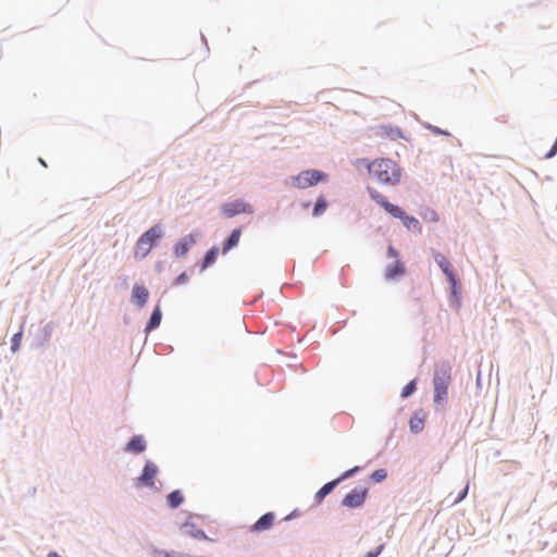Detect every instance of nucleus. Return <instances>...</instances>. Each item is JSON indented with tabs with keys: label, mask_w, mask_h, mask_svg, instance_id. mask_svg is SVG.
Returning <instances> with one entry per match:
<instances>
[{
	"label": "nucleus",
	"mask_w": 557,
	"mask_h": 557,
	"mask_svg": "<svg viewBox=\"0 0 557 557\" xmlns=\"http://www.w3.org/2000/svg\"><path fill=\"white\" fill-rule=\"evenodd\" d=\"M161 318H162L161 309H160V307H157L151 313L149 323L146 326V332H150V331L154 330L156 327H158L161 323Z\"/></svg>",
	"instance_id": "nucleus-20"
},
{
	"label": "nucleus",
	"mask_w": 557,
	"mask_h": 557,
	"mask_svg": "<svg viewBox=\"0 0 557 557\" xmlns=\"http://www.w3.org/2000/svg\"><path fill=\"white\" fill-rule=\"evenodd\" d=\"M557 152V146L554 144L552 149L546 153V158H552L556 154Z\"/></svg>",
	"instance_id": "nucleus-30"
},
{
	"label": "nucleus",
	"mask_w": 557,
	"mask_h": 557,
	"mask_svg": "<svg viewBox=\"0 0 557 557\" xmlns=\"http://www.w3.org/2000/svg\"><path fill=\"white\" fill-rule=\"evenodd\" d=\"M468 491H469V484H467L465 486V488L459 493V495L455 498L454 500V504H458L459 502H461L463 498H466L467 494H468Z\"/></svg>",
	"instance_id": "nucleus-27"
},
{
	"label": "nucleus",
	"mask_w": 557,
	"mask_h": 557,
	"mask_svg": "<svg viewBox=\"0 0 557 557\" xmlns=\"http://www.w3.org/2000/svg\"><path fill=\"white\" fill-rule=\"evenodd\" d=\"M416 391V380H411L401 391V397L406 398Z\"/></svg>",
	"instance_id": "nucleus-24"
},
{
	"label": "nucleus",
	"mask_w": 557,
	"mask_h": 557,
	"mask_svg": "<svg viewBox=\"0 0 557 557\" xmlns=\"http://www.w3.org/2000/svg\"><path fill=\"white\" fill-rule=\"evenodd\" d=\"M326 208H327V202L325 201L324 197L321 196L317 199L312 214L314 216H318V215L322 214L326 210Z\"/></svg>",
	"instance_id": "nucleus-22"
},
{
	"label": "nucleus",
	"mask_w": 557,
	"mask_h": 557,
	"mask_svg": "<svg viewBox=\"0 0 557 557\" xmlns=\"http://www.w3.org/2000/svg\"><path fill=\"white\" fill-rule=\"evenodd\" d=\"M359 470V467L351 468L347 471H345L339 478L336 480H333L326 484H324L315 494V498L318 502H321L326 495H329L334 487L342 482L343 480L351 476L354 473H356Z\"/></svg>",
	"instance_id": "nucleus-9"
},
{
	"label": "nucleus",
	"mask_w": 557,
	"mask_h": 557,
	"mask_svg": "<svg viewBox=\"0 0 557 557\" xmlns=\"http://www.w3.org/2000/svg\"><path fill=\"white\" fill-rule=\"evenodd\" d=\"M369 193L371 198L392 216L397 218L399 220L400 218H403L405 211L400 207L388 202L387 199L375 189H370Z\"/></svg>",
	"instance_id": "nucleus-6"
},
{
	"label": "nucleus",
	"mask_w": 557,
	"mask_h": 557,
	"mask_svg": "<svg viewBox=\"0 0 557 557\" xmlns=\"http://www.w3.org/2000/svg\"><path fill=\"white\" fill-rule=\"evenodd\" d=\"M158 471V467L152 461H147L141 475L137 478V485L154 486L153 480L157 476Z\"/></svg>",
	"instance_id": "nucleus-10"
},
{
	"label": "nucleus",
	"mask_w": 557,
	"mask_h": 557,
	"mask_svg": "<svg viewBox=\"0 0 557 557\" xmlns=\"http://www.w3.org/2000/svg\"><path fill=\"white\" fill-rule=\"evenodd\" d=\"M383 549V545L379 546L374 552H369L364 557H377Z\"/></svg>",
	"instance_id": "nucleus-29"
},
{
	"label": "nucleus",
	"mask_w": 557,
	"mask_h": 557,
	"mask_svg": "<svg viewBox=\"0 0 557 557\" xmlns=\"http://www.w3.org/2000/svg\"><path fill=\"white\" fill-rule=\"evenodd\" d=\"M195 244L193 235H187L174 245V253L176 257H183L189 248Z\"/></svg>",
	"instance_id": "nucleus-15"
},
{
	"label": "nucleus",
	"mask_w": 557,
	"mask_h": 557,
	"mask_svg": "<svg viewBox=\"0 0 557 557\" xmlns=\"http://www.w3.org/2000/svg\"><path fill=\"white\" fill-rule=\"evenodd\" d=\"M367 488H355L343 499V505L348 508H356L364 503Z\"/></svg>",
	"instance_id": "nucleus-11"
},
{
	"label": "nucleus",
	"mask_w": 557,
	"mask_h": 557,
	"mask_svg": "<svg viewBox=\"0 0 557 557\" xmlns=\"http://www.w3.org/2000/svg\"><path fill=\"white\" fill-rule=\"evenodd\" d=\"M184 530H185V533L193 539L209 540V537L206 535V533L193 523H186L184 525Z\"/></svg>",
	"instance_id": "nucleus-18"
},
{
	"label": "nucleus",
	"mask_w": 557,
	"mask_h": 557,
	"mask_svg": "<svg viewBox=\"0 0 557 557\" xmlns=\"http://www.w3.org/2000/svg\"><path fill=\"white\" fill-rule=\"evenodd\" d=\"M326 174L318 170H305L296 176L292 177L293 185L299 189L317 185L319 182L324 181Z\"/></svg>",
	"instance_id": "nucleus-4"
},
{
	"label": "nucleus",
	"mask_w": 557,
	"mask_h": 557,
	"mask_svg": "<svg viewBox=\"0 0 557 557\" xmlns=\"http://www.w3.org/2000/svg\"><path fill=\"white\" fill-rule=\"evenodd\" d=\"M149 298L148 289L143 285H134L132 289V300L138 306L144 307Z\"/></svg>",
	"instance_id": "nucleus-12"
},
{
	"label": "nucleus",
	"mask_w": 557,
	"mask_h": 557,
	"mask_svg": "<svg viewBox=\"0 0 557 557\" xmlns=\"http://www.w3.org/2000/svg\"><path fill=\"white\" fill-rule=\"evenodd\" d=\"M21 339H22V333H16L13 338H12V346H11V349L13 352H15L18 347H20V344H21Z\"/></svg>",
	"instance_id": "nucleus-26"
},
{
	"label": "nucleus",
	"mask_w": 557,
	"mask_h": 557,
	"mask_svg": "<svg viewBox=\"0 0 557 557\" xmlns=\"http://www.w3.org/2000/svg\"><path fill=\"white\" fill-rule=\"evenodd\" d=\"M451 381V368L447 363L436 366L433 385H434V403L438 404L446 400L448 395V386Z\"/></svg>",
	"instance_id": "nucleus-2"
},
{
	"label": "nucleus",
	"mask_w": 557,
	"mask_h": 557,
	"mask_svg": "<svg viewBox=\"0 0 557 557\" xmlns=\"http://www.w3.org/2000/svg\"><path fill=\"white\" fill-rule=\"evenodd\" d=\"M240 234H242L240 228L233 230L230 237L226 239V242L223 245V253H226L233 247L237 246L239 238H240Z\"/></svg>",
	"instance_id": "nucleus-17"
},
{
	"label": "nucleus",
	"mask_w": 557,
	"mask_h": 557,
	"mask_svg": "<svg viewBox=\"0 0 557 557\" xmlns=\"http://www.w3.org/2000/svg\"><path fill=\"white\" fill-rule=\"evenodd\" d=\"M274 519L275 516L273 512H267L255 522L251 530L255 532L269 530L272 527Z\"/></svg>",
	"instance_id": "nucleus-14"
},
{
	"label": "nucleus",
	"mask_w": 557,
	"mask_h": 557,
	"mask_svg": "<svg viewBox=\"0 0 557 557\" xmlns=\"http://www.w3.org/2000/svg\"><path fill=\"white\" fill-rule=\"evenodd\" d=\"M387 257L394 259V263L388 264L385 269V277L393 280L397 276H401L406 273L405 264L399 260L398 251L393 247L388 246Z\"/></svg>",
	"instance_id": "nucleus-5"
},
{
	"label": "nucleus",
	"mask_w": 557,
	"mask_h": 557,
	"mask_svg": "<svg viewBox=\"0 0 557 557\" xmlns=\"http://www.w3.org/2000/svg\"><path fill=\"white\" fill-rule=\"evenodd\" d=\"M358 162L364 164L369 175L381 184L393 186L400 182L401 169L392 159L377 158L373 161L360 159Z\"/></svg>",
	"instance_id": "nucleus-1"
},
{
	"label": "nucleus",
	"mask_w": 557,
	"mask_h": 557,
	"mask_svg": "<svg viewBox=\"0 0 557 557\" xmlns=\"http://www.w3.org/2000/svg\"><path fill=\"white\" fill-rule=\"evenodd\" d=\"M187 281H188V276H187V274H186V273H182V274H180V275L176 277V280H175V284H176V285L184 284V283H186Z\"/></svg>",
	"instance_id": "nucleus-28"
},
{
	"label": "nucleus",
	"mask_w": 557,
	"mask_h": 557,
	"mask_svg": "<svg viewBox=\"0 0 557 557\" xmlns=\"http://www.w3.org/2000/svg\"><path fill=\"white\" fill-rule=\"evenodd\" d=\"M47 557H60V556L58 555V553L51 552V553L48 554Z\"/></svg>",
	"instance_id": "nucleus-31"
},
{
	"label": "nucleus",
	"mask_w": 557,
	"mask_h": 557,
	"mask_svg": "<svg viewBox=\"0 0 557 557\" xmlns=\"http://www.w3.org/2000/svg\"><path fill=\"white\" fill-rule=\"evenodd\" d=\"M433 257H434L436 263L438 264V267L441 268V270L443 271V273L447 276V278L451 285V288L455 292L456 286H457V277L453 271L451 263L441 252H433Z\"/></svg>",
	"instance_id": "nucleus-8"
},
{
	"label": "nucleus",
	"mask_w": 557,
	"mask_h": 557,
	"mask_svg": "<svg viewBox=\"0 0 557 557\" xmlns=\"http://www.w3.org/2000/svg\"><path fill=\"white\" fill-rule=\"evenodd\" d=\"M184 502L181 491H173L168 495V504L171 508H177Z\"/></svg>",
	"instance_id": "nucleus-21"
},
{
	"label": "nucleus",
	"mask_w": 557,
	"mask_h": 557,
	"mask_svg": "<svg viewBox=\"0 0 557 557\" xmlns=\"http://www.w3.org/2000/svg\"><path fill=\"white\" fill-rule=\"evenodd\" d=\"M162 237V228L160 225H153L145 232L137 240L134 257L136 259L146 258L156 243Z\"/></svg>",
	"instance_id": "nucleus-3"
},
{
	"label": "nucleus",
	"mask_w": 557,
	"mask_h": 557,
	"mask_svg": "<svg viewBox=\"0 0 557 557\" xmlns=\"http://www.w3.org/2000/svg\"><path fill=\"white\" fill-rule=\"evenodd\" d=\"M222 212L227 218H233L240 213H252V209L250 205L245 202L244 200H234L231 202H226L222 206Z\"/></svg>",
	"instance_id": "nucleus-7"
},
{
	"label": "nucleus",
	"mask_w": 557,
	"mask_h": 557,
	"mask_svg": "<svg viewBox=\"0 0 557 557\" xmlns=\"http://www.w3.org/2000/svg\"><path fill=\"white\" fill-rule=\"evenodd\" d=\"M145 449H146V444H145L143 436H140V435L132 437L126 446V450L136 453V454L143 453Z\"/></svg>",
	"instance_id": "nucleus-16"
},
{
	"label": "nucleus",
	"mask_w": 557,
	"mask_h": 557,
	"mask_svg": "<svg viewBox=\"0 0 557 557\" xmlns=\"http://www.w3.org/2000/svg\"><path fill=\"white\" fill-rule=\"evenodd\" d=\"M400 220L406 228H408L410 231L421 232L420 223H419L418 219H416L414 216L408 215L405 212L403 218H400Z\"/></svg>",
	"instance_id": "nucleus-19"
},
{
	"label": "nucleus",
	"mask_w": 557,
	"mask_h": 557,
	"mask_svg": "<svg viewBox=\"0 0 557 557\" xmlns=\"http://www.w3.org/2000/svg\"><path fill=\"white\" fill-rule=\"evenodd\" d=\"M387 476V473L384 469H379V470H375L372 474H371V480L375 483H380L382 481H384Z\"/></svg>",
	"instance_id": "nucleus-25"
},
{
	"label": "nucleus",
	"mask_w": 557,
	"mask_h": 557,
	"mask_svg": "<svg viewBox=\"0 0 557 557\" xmlns=\"http://www.w3.org/2000/svg\"><path fill=\"white\" fill-rule=\"evenodd\" d=\"M219 249L216 247L211 248L205 257L203 267H208L213 263L218 257Z\"/></svg>",
	"instance_id": "nucleus-23"
},
{
	"label": "nucleus",
	"mask_w": 557,
	"mask_h": 557,
	"mask_svg": "<svg viewBox=\"0 0 557 557\" xmlns=\"http://www.w3.org/2000/svg\"><path fill=\"white\" fill-rule=\"evenodd\" d=\"M426 413L423 410H417L410 418L409 426L412 433H420L424 428Z\"/></svg>",
	"instance_id": "nucleus-13"
}]
</instances>
